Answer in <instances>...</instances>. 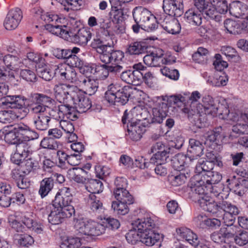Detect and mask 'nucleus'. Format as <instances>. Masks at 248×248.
Wrapping results in <instances>:
<instances>
[{
    "label": "nucleus",
    "mask_w": 248,
    "mask_h": 248,
    "mask_svg": "<svg viewBox=\"0 0 248 248\" xmlns=\"http://www.w3.org/2000/svg\"><path fill=\"white\" fill-rule=\"evenodd\" d=\"M111 10L109 13L112 22L103 20L99 22L100 31L103 35L110 37L118 35L124 32V27L122 24L124 16L129 12V8L118 2L110 4Z\"/></svg>",
    "instance_id": "nucleus-1"
},
{
    "label": "nucleus",
    "mask_w": 248,
    "mask_h": 248,
    "mask_svg": "<svg viewBox=\"0 0 248 248\" xmlns=\"http://www.w3.org/2000/svg\"><path fill=\"white\" fill-rule=\"evenodd\" d=\"M210 104L204 105L205 113L213 117L218 116L220 119L226 121V123L233 124L239 121L240 113L238 110L230 108L228 105L219 104L217 107L213 104L212 98L210 99Z\"/></svg>",
    "instance_id": "nucleus-2"
},
{
    "label": "nucleus",
    "mask_w": 248,
    "mask_h": 248,
    "mask_svg": "<svg viewBox=\"0 0 248 248\" xmlns=\"http://www.w3.org/2000/svg\"><path fill=\"white\" fill-rule=\"evenodd\" d=\"M101 222V218L96 221L83 218L77 219L75 227L79 233L87 235L98 236L105 232V228Z\"/></svg>",
    "instance_id": "nucleus-3"
},
{
    "label": "nucleus",
    "mask_w": 248,
    "mask_h": 248,
    "mask_svg": "<svg viewBox=\"0 0 248 248\" xmlns=\"http://www.w3.org/2000/svg\"><path fill=\"white\" fill-rule=\"evenodd\" d=\"M91 46L96 49L99 53V59L102 62H108L110 60L118 61L124 57V53L120 50H107V46L104 44V41L96 36L91 43Z\"/></svg>",
    "instance_id": "nucleus-4"
},
{
    "label": "nucleus",
    "mask_w": 248,
    "mask_h": 248,
    "mask_svg": "<svg viewBox=\"0 0 248 248\" xmlns=\"http://www.w3.org/2000/svg\"><path fill=\"white\" fill-rule=\"evenodd\" d=\"M123 58L118 61L110 60L108 62H103V64H96L94 75L101 79L106 78L109 74L117 75L123 71L124 67L121 65Z\"/></svg>",
    "instance_id": "nucleus-5"
},
{
    "label": "nucleus",
    "mask_w": 248,
    "mask_h": 248,
    "mask_svg": "<svg viewBox=\"0 0 248 248\" xmlns=\"http://www.w3.org/2000/svg\"><path fill=\"white\" fill-rule=\"evenodd\" d=\"M135 22L140 23L141 28L148 31H153L158 27L156 17L147 9L142 8L133 14Z\"/></svg>",
    "instance_id": "nucleus-6"
},
{
    "label": "nucleus",
    "mask_w": 248,
    "mask_h": 248,
    "mask_svg": "<svg viewBox=\"0 0 248 248\" xmlns=\"http://www.w3.org/2000/svg\"><path fill=\"white\" fill-rule=\"evenodd\" d=\"M53 90L56 99L62 103H71L73 98L77 97L76 93L78 91L77 86L63 83L55 85Z\"/></svg>",
    "instance_id": "nucleus-7"
},
{
    "label": "nucleus",
    "mask_w": 248,
    "mask_h": 248,
    "mask_svg": "<svg viewBox=\"0 0 248 248\" xmlns=\"http://www.w3.org/2000/svg\"><path fill=\"white\" fill-rule=\"evenodd\" d=\"M73 199L70 188L63 186L59 189L53 201L54 205L75 214V209L72 204Z\"/></svg>",
    "instance_id": "nucleus-8"
},
{
    "label": "nucleus",
    "mask_w": 248,
    "mask_h": 248,
    "mask_svg": "<svg viewBox=\"0 0 248 248\" xmlns=\"http://www.w3.org/2000/svg\"><path fill=\"white\" fill-rule=\"evenodd\" d=\"M32 110L33 113L38 114V119L34 122L36 128L39 130H46L49 126L50 120V108L42 104H35L33 106Z\"/></svg>",
    "instance_id": "nucleus-9"
},
{
    "label": "nucleus",
    "mask_w": 248,
    "mask_h": 248,
    "mask_svg": "<svg viewBox=\"0 0 248 248\" xmlns=\"http://www.w3.org/2000/svg\"><path fill=\"white\" fill-rule=\"evenodd\" d=\"M116 188L114 190V195L118 201H124L129 203L134 202V198L126 189V179L123 177H117L115 181Z\"/></svg>",
    "instance_id": "nucleus-10"
},
{
    "label": "nucleus",
    "mask_w": 248,
    "mask_h": 248,
    "mask_svg": "<svg viewBox=\"0 0 248 248\" xmlns=\"http://www.w3.org/2000/svg\"><path fill=\"white\" fill-rule=\"evenodd\" d=\"M23 18L21 10L17 7L9 10L4 21V26L7 30H14L19 25Z\"/></svg>",
    "instance_id": "nucleus-11"
},
{
    "label": "nucleus",
    "mask_w": 248,
    "mask_h": 248,
    "mask_svg": "<svg viewBox=\"0 0 248 248\" xmlns=\"http://www.w3.org/2000/svg\"><path fill=\"white\" fill-rule=\"evenodd\" d=\"M132 225L134 228L137 229L140 232L155 229V217L148 213H146L142 217L135 220L132 223Z\"/></svg>",
    "instance_id": "nucleus-12"
},
{
    "label": "nucleus",
    "mask_w": 248,
    "mask_h": 248,
    "mask_svg": "<svg viewBox=\"0 0 248 248\" xmlns=\"http://www.w3.org/2000/svg\"><path fill=\"white\" fill-rule=\"evenodd\" d=\"M199 204L203 210L212 213L217 217L220 216L222 202H215L213 197L205 196L201 199Z\"/></svg>",
    "instance_id": "nucleus-13"
},
{
    "label": "nucleus",
    "mask_w": 248,
    "mask_h": 248,
    "mask_svg": "<svg viewBox=\"0 0 248 248\" xmlns=\"http://www.w3.org/2000/svg\"><path fill=\"white\" fill-rule=\"evenodd\" d=\"M66 21L62 22H58L52 24H47L45 26L46 29L53 34L60 36L65 40H69L70 37V28L65 24Z\"/></svg>",
    "instance_id": "nucleus-14"
},
{
    "label": "nucleus",
    "mask_w": 248,
    "mask_h": 248,
    "mask_svg": "<svg viewBox=\"0 0 248 248\" xmlns=\"http://www.w3.org/2000/svg\"><path fill=\"white\" fill-rule=\"evenodd\" d=\"M76 94L77 97L73 98L71 103L77 111L80 113L86 112L92 107L91 101L85 96L84 93L79 89Z\"/></svg>",
    "instance_id": "nucleus-15"
},
{
    "label": "nucleus",
    "mask_w": 248,
    "mask_h": 248,
    "mask_svg": "<svg viewBox=\"0 0 248 248\" xmlns=\"http://www.w3.org/2000/svg\"><path fill=\"white\" fill-rule=\"evenodd\" d=\"M73 214H74L64 210L63 208L55 206L53 210L48 215V220L52 224H59L66 218L71 217Z\"/></svg>",
    "instance_id": "nucleus-16"
},
{
    "label": "nucleus",
    "mask_w": 248,
    "mask_h": 248,
    "mask_svg": "<svg viewBox=\"0 0 248 248\" xmlns=\"http://www.w3.org/2000/svg\"><path fill=\"white\" fill-rule=\"evenodd\" d=\"M182 7L181 0H163L164 11L171 16H181L183 13Z\"/></svg>",
    "instance_id": "nucleus-17"
},
{
    "label": "nucleus",
    "mask_w": 248,
    "mask_h": 248,
    "mask_svg": "<svg viewBox=\"0 0 248 248\" xmlns=\"http://www.w3.org/2000/svg\"><path fill=\"white\" fill-rule=\"evenodd\" d=\"M229 10L230 14L234 17L244 19L248 17V6L239 1L232 2L230 4Z\"/></svg>",
    "instance_id": "nucleus-18"
},
{
    "label": "nucleus",
    "mask_w": 248,
    "mask_h": 248,
    "mask_svg": "<svg viewBox=\"0 0 248 248\" xmlns=\"http://www.w3.org/2000/svg\"><path fill=\"white\" fill-rule=\"evenodd\" d=\"M127 128L128 133L127 136L133 141L140 140L146 131L144 125L134 122L128 124Z\"/></svg>",
    "instance_id": "nucleus-19"
},
{
    "label": "nucleus",
    "mask_w": 248,
    "mask_h": 248,
    "mask_svg": "<svg viewBox=\"0 0 248 248\" xmlns=\"http://www.w3.org/2000/svg\"><path fill=\"white\" fill-rule=\"evenodd\" d=\"M92 37V33L89 29L82 28L80 29L77 33L71 35L69 38L71 42L81 46H85Z\"/></svg>",
    "instance_id": "nucleus-20"
},
{
    "label": "nucleus",
    "mask_w": 248,
    "mask_h": 248,
    "mask_svg": "<svg viewBox=\"0 0 248 248\" xmlns=\"http://www.w3.org/2000/svg\"><path fill=\"white\" fill-rule=\"evenodd\" d=\"M224 27L230 33L236 34L241 33L242 30L247 29L246 19L242 21H235L230 19L225 20Z\"/></svg>",
    "instance_id": "nucleus-21"
},
{
    "label": "nucleus",
    "mask_w": 248,
    "mask_h": 248,
    "mask_svg": "<svg viewBox=\"0 0 248 248\" xmlns=\"http://www.w3.org/2000/svg\"><path fill=\"white\" fill-rule=\"evenodd\" d=\"M79 86H81L87 93L92 95L95 93L98 87L97 80L91 78L90 77L81 76L79 78Z\"/></svg>",
    "instance_id": "nucleus-22"
},
{
    "label": "nucleus",
    "mask_w": 248,
    "mask_h": 248,
    "mask_svg": "<svg viewBox=\"0 0 248 248\" xmlns=\"http://www.w3.org/2000/svg\"><path fill=\"white\" fill-rule=\"evenodd\" d=\"M177 234L194 247L198 246L199 239L197 235L190 229L186 227H181L176 229Z\"/></svg>",
    "instance_id": "nucleus-23"
},
{
    "label": "nucleus",
    "mask_w": 248,
    "mask_h": 248,
    "mask_svg": "<svg viewBox=\"0 0 248 248\" xmlns=\"http://www.w3.org/2000/svg\"><path fill=\"white\" fill-rule=\"evenodd\" d=\"M0 137L9 144H17L20 141L14 127L11 125L5 126L0 129Z\"/></svg>",
    "instance_id": "nucleus-24"
},
{
    "label": "nucleus",
    "mask_w": 248,
    "mask_h": 248,
    "mask_svg": "<svg viewBox=\"0 0 248 248\" xmlns=\"http://www.w3.org/2000/svg\"><path fill=\"white\" fill-rule=\"evenodd\" d=\"M173 17H166L161 22V25L168 32L175 34L180 32L181 26L178 20Z\"/></svg>",
    "instance_id": "nucleus-25"
},
{
    "label": "nucleus",
    "mask_w": 248,
    "mask_h": 248,
    "mask_svg": "<svg viewBox=\"0 0 248 248\" xmlns=\"http://www.w3.org/2000/svg\"><path fill=\"white\" fill-rule=\"evenodd\" d=\"M140 233V242L148 247L153 246L160 240V234L155 229L143 232Z\"/></svg>",
    "instance_id": "nucleus-26"
},
{
    "label": "nucleus",
    "mask_w": 248,
    "mask_h": 248,
    "mask_svg": "<svg viewBox=\"0 0 248 248\" xmlns=\"http://www.w3.org/2000/svg\"><path fill=\"white\" fill-rule=\"evenodd\" d=\"M199 156V154H196L194 156L195 158L187 157L186 155L183 154H178L171 159L172 165L175 170H182L183 169V167L187 166L189 162L195 159H197Z\"/></svg>",
    "instance_id": "nucleus-27"
},
{
    "label": "nucleus",
    "mask_w": 248,
    "mask_h": 248,
    "mask_svg": "<svg viewBox=\"0 0 248 248\" xmlns=\"http://www.w3.org/2000/svg\"><path fill=\"white\" fill-rule=\"evenodd\" d=\"M2 60L8 68L15 72L17 71L23 64L18 54H7L3 57Z\"/></svg>",
    "instance_id": "nucleus-28"
},
{
    "label": "nucleus",
    "mask_w": 248,
    "mask_h": 248,
    "mask_svg": "<svg viewBox=\"0 0 248 248\" xmlns=\"http://www.w3.org/2000/svg\"><path fill=\"white\" fill-rule=\"evenodd\" d=\"M169 106L166 102H162L157 108L153 109L152 120L154 123H161L168 115Z\"/></svg>",
    "instance_id": "nucleus-29"
},
{
    "label": "nucleus",
    "mask_w": 248,
    "mask_h": 248,
    "mask_svg": "<svg viewBox=\"0 0 248 248\" xmlns=\"http://www.w3.org/2000/svg\"><path fill=\"white\" fill-rule=\"evenodd\" d=\"M202 14L201 11L195 9H190L185 14L187 22L195 26H200L202 23Z\"/></svg>",
    "instance_id": "nucleus-30"
},
{
    "label": "nucleus",
    "mask_w": 248,
    "mask_h": 248,
    "mask_svg": "<svg viewBox=\"0 0 248 248\" xmlns=\"http://www.w3.org/2000/svg\"><path fill=\"white\" fill-rule=\"evenodd\" d=\"M69 178L77 183L86 184L88 182L89 178L87 173L79 169L73 168L68 172Z\"/></svg>",
    "instance_id": "nucleus-31"
},
{
    "label": "nucleus",
    "mask_w": 248,
    "mask_h": 248,
    "mask_svg": "<svg viewBox=\"0 0 248 248\" xmlns=\"http://www.w3.org/2000/svg\"><path fill=\"white\" fill-rule=\"evenodd\" d=\"M54 185L52 176L44 178L40 183L38 193L42 198L46 197L52 191Z\"/></svg>",
    "instance_id": "nucleus-32"
},
{
    "label": "nucleus",
    "mask_w": 248,
    "mask_h": 248,
    "mask_svg": "<svg viewBox=\"0 0 248 248\" xmlns=\"http://www.w3.org/2000/svg\"><path fill=\"white\" fill-rule=\"evenodd\" d=\"M60 126L62 130L67 134V138L69 142L76 141L78 136L74 133L75 128L73 124L70 121L66 120H61Z\"/></svg>",
    "instance_id": "nucleus-33"
},
{
    "label": "nucleus",
    "mask_w": 248,
    "mask_h": 248,
    "mask_svg": "<svg viewBox=\"0 0 248 248\" xmlns=\"http://www.w3.org/2000/svg\"><path fill=\"white\" fill-rule=\"evenodd\" d=\"M169 152H157L150 158V162H144V167L148 168L151 164H164L168 157Z\"/></svg>",
    "instance_id": "nucleus-34"
},
{
    "label": "nucleus",
    "mask_w": 248,
    "mask_h": 248,
    "mask_svg": "<svg viewBox=\"0 0 248 248\" xmlns=\"http://www.w3.org/2000/svg\"><path fill=\"white\" fill-rule=\"evenodd\" d=\"M88 205L93 212L100 213L103 209V203L94 194H90L87 201Z\"/></svg>",
    "instance_id": "nucleus-35"
},
{
    "label": "nucleus",
    "mask_w": 248,
    "mask_h": 248,
    "mask_svg": "<svg viewBox=\"0 0 248 248\" xmlns=\"http://www.w3.org/2000/svg\"><path fill=\"white\" fill-rule=\"evenodd\" d=\"M160 59L155 50L146 54L143 58V61L145 64L149 66H160Z\"/></svg>",
    "instance_id": "nucleus-36"
},
{
    "label": "nucleus",
    "mask_w": 248,
    "mask_h": 248,
    "mask_svg": "<svg viewBox=\"0 0 248 248\" xmlns=\"http://www.w3.org/2000/svg\"><path fill=\"white\" fill-rule=\"evenodd\" d=\"M4 103L13 109L25 106V101L20 96L7 95Z\"/></svg>",
    "instance_id": "nucleus-37"
},
{
    "label": "nucleus",
    "mask_w": 248,
    "mask_h": 248,
    "mask_svg": "<svg viewBox=\"0 0 248 248\" xmlns=\"http://www.w3.org/2000/svg\"><path fill=\"white\" fill-rule=\"evenodd\" d=\"M137 73L131 70L124 71L121 75V78L125 82L129 84L136 85L139 84L140 80L139 75Z\"/></svg>",
    "instance_id": "nucleus-38"
},
{
    "label": "nucleus",
    "mask_w": 248,
    "mask_h": 248,
    "mask_svg": "<svg viewBox=\"0 0 248 248\" xmlns=\"http://www.w3.org/2000/svg\"><path fill=\"white\" fill-rule=\"evenodd\" d=\"M15 241L17 245L22 247L28 248L34 242L33 238L28 234H20L16 235Z\"/></svg>",
    "instance_id": "nucleus-39"
},
{
    "label": "nucleus",
    "mask_w": 248,
    "mask_h": 248,
    "mask_svg": "<svg viewBox=\"0 0 248 248\" xmlns=\"http://www.w3.org/2000/svg\"><path fill=\"white\" fill-rule=\"evenodd\" d=\"M146 46L143 42H135L131 43L128 46L127 52L131 55H139L145 51Z\"/></svg>",
    "instance_id": "nucleus-40"
},
{
    "label": "nucleus",
    "mask_w": 248,
    "mask_h": 248,
    "mask_svg": "<svg viewBox=\"0 0 248 248\" xmlns=\"http://www.w3.org/2000/svg\"><path fill=\"white\" fill-rule=\"evenodd\" d=\"M86 189L91 193L93 194L99 193L103 191V184L98 180H91L86 184Z\"/></svg>",
    "instance_id": "nucleus-41"
},
{
    "label": "nucleus",
    "mask_w": 248,
    "mask_h": 248,
    "mask_svg": "<svg viewBox=\"0 0 248 248\" xmlns=\"http://www.w3.org/2000/svg\"><path fill=\"white\" fill-rule=\"evenodd\" d=\"M221 51L222 53L227 57L228 61L233 62L239 61L240 57L237 52L233 47L230 46H224L222 47Z\"/></svg>",
    "instance_id": "nucleus-42"
},
{
    "label": "nucleus",
    "mask_w": 248,
    "mask_h": 248,
    "mask_svg": "<svg viewBox=\"0 0 248 248\" xmlns=\"http://www.w3.org/2000/svg\"><path fill=\"white\" fill-rule=\"evenodd\" d=\"M131 204L124 201H114L112 202L111 207L118 214L124 215L128 213V205Z\"/></svg>",
    "instance_id": "nucleus-43"
},
{
    "label": "nucleus",
    "mask_w": 248,
    "mask_h": 248,
    "mask_svg": "<svg viewBox=\"0 0 248 248\" xmlns=\"http://www.w3.org/2000/svg\"><path fill=\"white\" fill-rule=\"evenodd\" d=\"M163 102H166L169 106V108L172 107V105L179 106L181 103H184L186 100L185 97L181 94L172 95L170 96L163 97Z\"/></svg>",
    "instance_id": "nucleus-44"
},
{
    "label": "nucleus",
    "mask_w": 248,
    "mask_h": 248,
    "mask_svg": "<svg viewBox=\"0 0 248 248\" xmlns=\"http://www.w3.org/2000/svg\"><path fill=\"white\" fill-rule=\"evenodd\" d=\"M228 80V77L224 73L221 75L216 76V77H209L208 83L215 87H220L227 84Z\"/></svg>",
    "instance_id": "nucleus-45"
},
{
    "label": "nucleus",
    "mask_w": 248,
    "mask_h": 248,
    "mask_svg": "<svg viewBox=\"0 0 248 248\" xmlns=\"http://www.w3.org/2000/svg\"><path fill=\"white\" fill-rule=\"evenodd\" d=\"M118 85L111 84L108 87V90L105 93V98L110 104H115L117 94Z\"/></svg>",
    "instance_id": "nucleus-46"
},
{
    "label": "nucleus",
    "mask_w": 248,
    "mask_h": 248,
    "mask_svg": "<svg viewBox=\"0 0 248 248\" xmlns=\"http://www.w3.org/2000/svg\"><path fill=\"white\" fill-rule=\"evenodd\" d=\"M81 245L80 238L76 237H68L62 240L61 248H79Z\"/></svg>",
    "instance_id": "nucleus-47"
},
{
    "label": "nucleus",
    "mask_w": 248,
    "mask_h": 248,
    "mask_svg": "<svg viewBox=\"0 0 248 248\" xmlns=\"http://www.w3.org/2000/svg\"><path fill=\"white\" fill-rule=\"evenodd\" d=\"M198 185H196L194 187V190L195 194L197 195V199H198V203H200V200L204 196H210L209 195V186L205 184H201L198 182Z\"/></svg>",
    "instance_id": "nucleus-48"
},
{
    "label": "nucleus",
    "mask_w": 248,
    "mask_h": 248,
    "mask_svg": "<svg viewBox=\"0 0 248 248\" xmlns=\"http://www.w3.org/2000/svg\"><path fill=\"white\" fill-rule=\"evenodd\" d=\"M222 231V228L219 231L215 232L211 235V238L215 243L219 245L221 248H222L224 244H230L226 242L225 239L227 238L225 232Z\"/></svg>",
    "instance_id": "nucleus-49"
},
{
    "label": "nucleus",
    "mask_w": 248,
    "mask_h": 248,
    "mask_svg": "<svg viewBox=\"0 0 248 248\" xmlns=\"http://www.w3.org/2000/svg\"><path fill=\"white\" fill-rule=\"evenodd\" d=\"M58 143L59 142L49 136L48 137H45L41 140L40 146L43 148L56 151L58 149Z\"/></svg>",
    "instance_id": "nucleus-50"
},
{
    "label": "nucleus",
    "mask_w": 248,
    "mask_h": 248,
    "mask_svg": "<svg viewBox=\"0 0 248 248\" xmlns=\"http://www.w3.org/2000/svg\"><path fill=\"white\" fill-rule=\"evenodd\" d=\"M140 233L133 227L131 229L126 233L125 238L128 243L134 245L138 242H140Z\"/></svg>",
    "instance_id": "nucleus-51"
},
{
    "label": "nucleus",
    "mask_w": 248,
    "mask_h": 248,
    "mask_svg": "<svg viewBox=\"0 0 248 248\" xmlns=\"http://www.w3.org/2000/svg\"><path fill=\"white\" fill-rule=\"evenodd\" d=\"M20 141L25 140L30 127L23 123L18 124L14 126Z\"/></svg>",
    "instance_id": "nucleus-52"
},
{
    "label": "nucleus",
    "mask_w": 248,
    "mask_h": 248,
    "mask_svg": "<svg viewBox=\"0 0 248 248\" xmlns=\"http://www.w3.org/2000/svg\"><path fill=\"white\" fill-rule=\"evenodd\" d=\"M101 222L102 223V225H104L105 230L106 228H108L112 230H117L120 226L119 220L114 218H101Z\"/></svg>",
    "instance_id": "nucleus-53"
},
{
    "label": "nucleus",
    "mask_w": 248,
    "mask_h": 248,
    "mask_svg": "<svg viewBox=\"0 0 248 248\" xmlns=\"http://www.w3.org/2000/svg\"><path fill=\"white\" fill-rule=\"evenodd\" d=\"M38 76L46 81H49L55 76L54 71L52 69V65L49 68H38L36 70Z\"/></svg>",
    "instance_id": "nucleus-54"
},
{
    "label": "nucleus",
    "mask_w": 248,
    "mask_h": 248,
    "mask_svg": "<svg viewBox=\"0 0 248 248\" xmlns=\"http://www.w3.org/2000/svg\"><path fill=\"white\" fill-rule=\"evenodd\" d=\"M57 155L58 158V167L62 169H67L69 155L62 150H57Z\"/></svg>",
    "instance_id": "nucleus-55"
},
{
    "label": "nucleus",
    "mask_w": 248,
    "mask_h": 248,
    "mask_svg": "<svg viewBox=\"0 0 248 248\" xmlns=\"http://www.w3.org/2000/svg\"><path fill=\"white\" fill-rule=\"evenodd\" d=\"M223 212L229 213L231 215H237L239 214V211L235 205H232L226 201H222L220 217L222 216Z\"/></svg>",
    "instance_id": "nucleus-56"
},
{
    "label": "nucleus",
    "mask_w": 248,
    "mask_h": 248,
    "mask_svg": "<svg viewBox=\"0 0 248 248\" xmlns=\"http://www.w3.org/2000/svg\"><path fill=\"white\" fill-rule=\"evenodd\" d=\"M210 1V6L208 8L205 9L203 11L205 12V15L210 18L215 20L216 21H219L221 18V16L218 13L216 9V7L213 4H211V0Z\"/></svg>",
    "instance_id": "nucleus-57"
},
{
    "label": "nucleus",
    "mask_w": 248,
    "mask_h": 248,
    "mask_svg": "<svg viewBox=\"0 0 248 248\" xmlns=\"http://www.w3.org/2000/svg\"><path fill=\"white\" fill-rule=\"evenodd\" d=\"M187 177L184 173H180L176 176L171 175L169 177V181L173 186H181L185 183Z\"/></svg>",
    "instance_id": "nucleus-58"
},
{
    "label": "nucleus",
    "mask_w": 248,
    "mask_h": 248,
    "mask_svg": "<svg viewBox=\"0 0 248 248\" xmlns=\"http://www.w3.org/2000/svg\"><path fill=\"white\" fill-rule=\"evenodd\" d=\"M83 3V0H67L66 5H64V10L66 11L78 10L80 9Z\"/></svg>",
    "instance_id": "nucleus-59"
},
{
    "label": "nucleus",
    "mask_w": 248,
    "mask_h": 248,
    "mask_svg": "<svg viewBox=\"0 0 248 248\" xmlns=\"http://www.w3.org/2000/svg\"><path fill=\"white\" fill-rule=\"evenodd\" d=\"M160 71L163 75L169 78L170 79L177 80L179 78V73L177 70L171 69L167 66H164L161 68Z\"/></svg>",
    "instance_id": "nucleus-60"
},
{
    "label": "nucleus",
    "mask_w": 248,
    "mask_h": 248,
    "mask_svg": "<svg viewBox=\"0 0 248 248\" xmlns=\"http://www.w3.org/2000/svg\"><path fill=\"white\" fill-rule=\"evenodd\" d=\"M42 19L48 23L47 24H54L58 22H62V21H67L64 18L59 17L57 15L50 13H47L46 15H43L42 17Z\"/></svg>",
    "instance_id": "nucleus-61"
},
{
    "label": "nucleus",
    "mask_w": 248,
    "mask_h": 248,
    "mask_svg": "<svg viewBox=\"0 0 248 248\" xmlns=\"http://www.w3.org/2000/svg\"><path fill=\"white\" fill-rule=\"evenodd\" d=\"M69 67H70V66L65 63L52 65V69L54 71L55 76L60 75L62 79L64 76L65 73L67 72Z\"/></svg>",
    "instance_id": "nucleus-62"
},
{
    "label": "nucleus",
    "mask_w": 248,
    "mask_h": 248,
    "mask_svg": "<svg viewBox=\"0 0 248 248\" xmlns=\"http://www.w3.org/2000/svg\"><path fill=\"white\" fill-rule=\"evenodd\" d=\"M129 94L124 92V89L118 86L116 103L124 105L128 100Z\"/></svg>",
    "instance_id": "nucleus-63"
},
{
    "label": "nucleus",
    "mask_w": 248,
    "mask_h": 248,
    "mask_svg": "<svg viewBox=\"0 0 248 248\" xmlns=\"http://www.w3.org/2000/svg\"><path fill=\"white\" fill-rule=\"evenodd\" d=\"M232 131L239 135H248V125L244 123H237L232 126Z\"/></svg>",
    "instance_id": "nucleus-64"
}]
</instances>
